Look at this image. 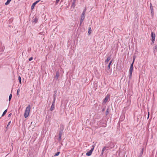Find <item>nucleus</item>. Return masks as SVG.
I'll list each match as a JSON object with an SVG mask.
<instances>
[{
	"label": "nucleus",
	"mask_w": 157,
	"mask_h": 157,
	"mask_svg": "<svg viewBox=\"0 0 157 157\" xmlns=\"http://www.w3.org/2000/svg\"><path fill=\"white\" fill-rule=\"evenodd\" d=\"M30 109L31 107L30 105H28L26 108L25 113H24V116L25 118H26L28 116L29 114Z\"/></svg>",
	"instance_id": "1"
},
{
	"label": "nucleus",
	"mask_w": 157,
	"mask_h": 157,
	"mask_svg": "<svg viewBox=\"0 0 157 157\" xmlns=\"http://www.w3.org/2000/svg\"><path fill=\"white\" fill-rule=\"evenodd\" d=\"M64 127L63 125L60 126V129L59 135L58 140L60 141L61 140V137L63 134Z\"/></svg>",
	"instance_id": "2"
},
{
	"label": "nucleus",
	"mask_w": 157,
	"mask_h": 157,
	"mask_svg": "<svg viewBox=\"0 0 157 157\" xmlns=\"http://www.w3.org/2000/svg\"><path fill=\"white\" fill-rule=\"evenodd\" d=\"M133 69V63H132L130 65V68L129 70V79H131L132 78V71Z\"/></svg>",
	"instance_id": "3"
},
{
	"label": "nucleus",
	"mask_w": 157,
	"mask_h": 157,
	"mask_svg": "<svg viewBox=\"0 0 157 157\" xmlns=\"http://www.w3.org/2000/svg\"><path fill=\"white\" fill-rule=\"evenodd\" d=\"M133 69V63H132L130 65V68L129 70V79H131L132 78V71Z\"/></svg>",
	"instance_id": "4"
},
{
	"label": "nucleus",
	"mask_w": 157,
	"mask_h": 157,
	"mask_svg": "<svg viewBox=\"0 0 157 157\" xmlns=\"http://www.w3.org/2000/svg\"><path fill=\"white\" fill-rule=\"evenodd\" d=\"M115 146V144L113 142H109L107 144V147H110L111 148H114Z\"/></svg>",
	"instance_id": "5"
},
{
	"label": "nucleus",
	"mask_w": 157,
	"mask_h": 157,
	"mask_svg": "<svg viewBox=\"0 0 157 157\" xmlns=\"http://www.w3.org/2000/svg\"><path fill=\"white\" fill-rule=\"evenodd\" d=\"M92 147H93L91 148L90 151L86 153V155L87 156H89L91 155L92 152L94 150V145H93Z\"/></svg>",
	"instance_id": "6"
},
{
	"label": "nucleus",
	"mask_w": 157,
	"mask_h": 157,
	"mask_svg": "<svg viewBox=\"0 0 157 157\" xmlns=\"http://www.w3.org/2000/svg\"><path fill=\"white\" fill-rule=\"evenodd\" d=\"M150 9L151 10V14L153 15L154 14V10H153V6L152 5V4L151 3H150Z\"/></svg>",
	"instance_id": "7"
},
{
	"label": "nucleus",
	"mask_w": 157,
	"mask_h": 157,
	"mask_svg": "<svg viewBox=\"0 0 157 157\" xmlns=\"http://www.w3.org/2000/svg\"><path fill=\"white\" fill-rule=\"evenodd\" d=\"M40 0H39L37 1L36 2H34V3H33V4L32 5V6H31V9L32 10H33V9H34V8L35 5L38 3Z\"/></svg>",
	"instance_id": "8"
},
{
	"label": "nucleus",
	"mask_w": 157,
	"mask_h": 157,
	"mask_svg": "<svg viewBox=\"0 0 157 157\" xmlns=\"http://www.w3.org/2000/svg\"><path fill=\"white\" fill-rule=\"evenodd\" d=\"M86 10V9H85L82 12L81 16V19H82L84 20L85 19V12Z\"/></svg>",
	"instance_id": "9"
},
{
	"label": "nucleus",
	"mask_w": 157,
	"mask_h": 157,
	"mask_svg": "<svg viewBox=\"0 0 157 157\" xmlns=\"http://www.w3.org/2000/svg\"><path fill=\"white\" fill-rule=\"evenodd\" d=\"M151 37L152 40H155V34L153 32H151Z\"/></svg>",
	"instance_id": "10"
},
{
	"label": "nucleus",
	"mask_w": 157,
	"mask_h": 157,
	"mask_svg": "<svg viewBox=\"0 0 157 157\" xmlns=\"http://www.w3.org/2000/svg\"><path fill=\"white\" fill-rule=\"evenodd\" d=\"M59 75V74L58 71H57L56 72V75L55 76L54 78L56 80L58 79Z\"/></svg>",
	"instance_id": "11"
},
{
	"label": "nucleus",
	"mask_w": 157,
	"mask_h": 157,
	"mask_svg": "<svg viewBox=\"0 0 157 157\" xmlns=\"http://www.w3.org/2000/svg\"><path fill=\"white\" fill-rule=\"evenodd\" d=\"M76 2V0H73L72 5H71V7L74 8L76 6L75 4Z\"/></svg>",
	"instance_id": "12"
},
{
	"label": "nucleus",
	"mask_w": 157,
	"mask_h": 157,
	"mask_svg": "<svg viewBox=\"0 0 157 157\" xmlns=\"http://www.w3.org/2000/svg\"><path fill=\"white\" fill-rule=\"evenodd\" d=\"M111 59V57L110 56H109L107 58L106 60L105 61V63L106 64Z\"/></svg>",
	"instance_id": "13"
},
{
	"label": "nucleus",
	"mask_w": 157,
	"mask_h": 157,
	"mask_svg": "<svg viewBox=\"0 0 157 157\" xmlns=\"http://www.w3.org/2000/svg\"><path fill=\"white\" fill-rule=\"evenodd\" d=\"M109 98V97L108 96H106L104 100V103H105L108 100Z\"/></svg>",
	"instance_id": "14"
},
{
	"label": "nucleus",
	"mask_w": 157,
	"mask_h": 157,
	"mask_svg": "<svg viewBox=\"0 0 157 157\" xmlns=\"http://www.w3.org/2000/svg\"><path fill=\"white\" fill-rule=\"evenodd\" d=\"M55 108V105L53 104H52L51 108H50V110L51 111H52Z\"/></svg>",
	"instance_id": "15"
},
{
	"label": "nucleus",
	"mask_w": 157,
	"mask_h": 157,
	"mask_svg": "<svg viewBox=\"0 0 157 157\" xmlns=\"http://www.w3.org/2000/svg\"><path fill=\"white\" fill-rule=\"evenodd\" d=\"M106 148H107V146H106L104 147L102 149V151H101V154L102 155L103 154V152L104 151L106 150Z\"/></svg>",
	"instance_id": "16"
},
{
	"label": "nucleus",
	"mask_w": 157,
	"mask_h": 157,
	"mask_svg": "<svg viewBox=\"0 0 157 157\" xmlns=\"http://www.w3.org/2000/svg\"><path fill=\"white\" fill-rule=\"evenodd\" d=\"M11 0H7L5 3V5H7L9 4Z\"/></svg>",
	"instance_id": "17"
},
{
	"label": "nucleus",
	"mask_w": 157,
	"mask_h": 157,
	"mask_svg": "<svg viewBox=\"0 0 157 157\" xmlns=\"http://www.w3.org/2000/svg\"><path fill=\"white\" fill-rule=\"evenodd\" d=\"M113 61V60H111L109 62V65H108V69H109L110 68V66L112 62Z\"/></svg>",
	"instance_id": "18"
},
{
	"label": "nucleus",
	"mask_w": 157,
	"mask_h": 157,
	"mask_svg": "<svg viewBox=\"0 0 157 157\" xmlns=\"http://www.w3.org/2000/svg\"><path fill=\"white\" fill-rule=\"evenodd\" d=\"M154 52H155L157 50V45L155 46L154 48Z\"/></svg>",
	"instance_id": "19"
},
{
	"label": "nucleus",
	"mask_w": 157,
	"mask_h": 157,
	"mask_svg": "<svg viewBox=\"0 0 157 157\" xmlns=\"http://www.w3.org/2000/svg\"><path fill=\"white\" fill-rule=\"evenodd\" d=\"M37 21H38V19L36 17L34 19L33 22H34L35 23H36L37 22Z\"/></svg>",
	"instance_id": "20"
},
{
	"label": "nucleus",
	"mask_w": 157,
	"mask_h": 157,
	"mask_svg": "<svg viewBox=\"0 0 157 157\" xmlns=\"http://www.w3.org/2000/svg\"><path fill=\"white\" fill-rule=\"evenodd\" d=\"M7 112V109H6L4 111V112H3V114L2 115V116H4L6 113Z\"/></svg>",
	"instance_id": "21"
},
{
	"label": "nucleus",
	"mask_w": 157,
	"mask_h": 157,
	"mask_svg": "<svg viewBox=\"0 0 157 157\" xmlns=\"http://www.w3.org/2000/svg\"><path fill=\"white\" fill-rule=\"evenodd\" d=\"M143 148H142L141 149V151H140V155H143Z\"/></svg>",
	"instance_id": "22"
},
{
	"label": "nucleus",
	"mask_w": 157,
	"mask_h": 157,
	"mask_svg": "<svg viewBox=\"0 0 157 157\" xmlns=\"http://www.w3.org/2000/svg\"><path fill=\"white\" fill-rule=\"evenodd\" d=\"M20 89H18L17 90V95L19 97V92H20Z\"/></svg>",
	"instance_id": "23"
},
{
	"label": "nucleus",
	"mask_w": 157,
	"mask_h": 157,
	"mask_svg": "<svg viewBox=\"0 0 157 157\" xmlns=\"http://www.w3.org/2000/svg\"><path fill=\"white\" fill-rule=\"evenodd\" d=\"M12 95L11 94H10L9 96V101H10L12 98Z\"/></svg>",
	"instance_id": "24"
},
{
	"label": "nucleus",
	"mask_w": 157,
	"mask_h": 157,
	"mask_svg": "<svg viewBox=\"0 0 157 157\" xmlns=\"http://www.w3.org/2000/svg\"><path fill=\"white\" fill-rule=\"evenodd\" d=\"M18 80L20 84H21V78L20 76L18 77Z\"/></svg>",
	"instance_id": "25"
},
{
	"label": "nucleus",
	"mask_w": 157,
	"mask_h": 157,
	"mask_svg": "<svg viewBox=\"0 0 157 157\" xmlns=\"http://www.w3.org/2000/svg\"><path fill=\"white\" fill-rule=\"evenodd\" d=\"M60 154L59 152H58L56 153L55 155H54V156H58L59 154Z\"/></svg>",
	"instance_id": "26"
},
{
	"label": "nucleus",
	"mask_w": 157,
	"mask_h": 157,
	"mask_svg": "<svg viewBox=\"0 0 157 157\" xmlns=\"http://www.w3.org/2000/svg\"><path fill=\"white\" fill-rule=\"evenodd\" d=\"M109 109H107L106 111V114L108 115L109 113Z\"/></svg>",
	"instance_id": "27"
},
{
	"label": "nucleus",
	"mask_w": 157,
	"mask_h": 157,
	"mask_svg": "<svg viewBox=\"0 0 157 157\" xmlns=\"http://www.w3.org/2000/svg\"><path fill=\"white\" fill-rule=\"evenodd\" d=\"M135 58H136V57L135 56H133V62L132 63H133H133H134V61H135Z\"/></svg>",
	"instance_id": "28"
},
{
	"label": "nucleus",
	"mask_w": 157,
	"mask_h": 157,
	"mask_svg": "<svg viewBox=\"0 0 157 157\" xmlns=\"http://www.w3.org/2000/svg\"><path fill=\"white\" fill-rule=\"evenodd\" d=\"M83 20H84L80 19V25H81V24H82V23Z\"/></svg>",
	"instance_id": "29"
},
{
	"label": "nucleus",
	"mask_w": 157,
	"mask_h": 157,
	"mask_svg": "<svg viewBox=\"0 0 157 157\" xmlns=\"http://www.w3.org/2000/svg\"><path fill=\"white\" fill-rule=\"evenodd\" d=\"M53 98L56 99V94H54L53 95Z\"/></svg>",
	"instance_id": "30"
},
{
	"label": "nucleus",
	"mask_w": 157,
	"mask_h": 157,
	"mask_svg": "<svg viewBox=\"0 0 157 157\" xmlns=\"http://www.w3.org/2000/svg\"><path fill=\"white\" fill-rule=\"evenodd\" d=\"M91 28L90 27L89 28V30H88V33L89 34H90V31H91Z\"/></svg>",
	"instance_id": "31"
},
{
	"label": "nucleus",
	"mask_w": 157,
	"mask_h": 157,
	"mask_svg": "<svg viewBox=\"0 0 157 157\" xmlns=\"http://www.w3.org/2000/svg\"><path fill=\"white\" fill-rule=\"evenodd\" d=\"M55 100H56V99H55V98H53V101L52 102V104H53L54 105H55Z\"/></svg>",
	"instance_id": "32"
},
{
	"label": "nucleus",
	"mask_w": 157,
	"mask_h": 157,
	"mask_svg": "<svg viewBox=\"0 0 157 157\" xmlns=\"http://www.w3.org/2000/svg\"><path fill=\"white\" fill-rule=\"evenodd\" d=\"M155 40H151V41H152V42H151V44H153L154 43V41Z\"/></svg>",
	"instance_id": "33"
},
{
	"label": "nucleus",
	"mask_w": 157,
	"mask_h": 157,
	"mask_svg": "<svg viewBox=\"0 0 157 157\" xmlns=\"http://www.w3.org/2000/svg\"><path fill=\"white\" fill-rule=\"evenodd\" d=\"M10 123H11V121H10V122L8 123V124H7V127H6V128H8V126L10 125Z\"/></svg>",
	"instance_id": "34"
},
{
	"label": "nucleus",
	"mask_w": 157,
	"mask_h": 157,
	"mask_svg": "<svg viewBox=\"0 0 157 157\" xmlns=\"http://www.w3.org/2000/svg\"><path fill=\"white\" fill-rule=\"evenodd\" d=\"M33 57H31L30 58H29V61H31V60H33Z\"/></svg>",
	"instance_id": "35"
},
{
	"label": "nucleus",
	"mask_w": 157,
	"mask_h": 157,
	"mask_svg": "<svg viewBox=\"0 0 157 157\" xmlns=\"http://www.w3.org/2000/svg\"><path fill=\"white\" fill-rule=\"evenodd\" d=\"M59 1V0H56V3L57 4Z\"/></svg>",
	"instance_id": "36"
},
{
	"label": "nucleus",
	"mask_w": 157,
	"mask_h": 157,
	"mask_svg": "<svg viewBox=\"0 0 157 157\" xmlns=\"http://www.w3.org/2000/svg\"><path fill=\"white\" fill-rule=\"evenodd\" d=\"M57 93V91H54V94H56Z\"/></svg>",
	"instance_id": "37"
},
{
	"label": "nucleus",
	"mask_w": 157,
	"mask_h": 157,
	"mask_svg": "<svg viewBox=\"0 0 157 157\" xmlns=\"http://www.w3.org/2000/svg\"><path fill=\"white\" fill-rule=\"evenodd\" d=\"M142 156V155H139L138 157H141Z\"/></svg>",
	"instance_id": "38"
},
{
	"label": "nucleus",
	"mask_w": 157,
	"mask_h": 157,
	"mask_svg": "<svg viewBox=\"0 0 157 157\" xmlns=\"http://www.w3.org/2000/svg\"><path fill=\"white\" fill-rule=\"evenodd\" d=\"M11 113H10V114L9 115V116H11Z\"/></svg>",
	"instance_id": "39"
},
{
	"label": "nucleus",
	"mask_w": 157,
	"mask_h": 157,
	"mask_svg": "<svg viewBox=\"0 0 157 157\" xmlns=\"http://www.w3.org/2000/svg\"><path fill=\"white\" fill-rule=\"evenodd\" d=\"M148 115H149V112H148Z\"/></svg>",
	"instance_id": "40"
},
{
	"label": "nucleus",
	"mask_w": 157,
	"mask_h": 157,
	"mask_svg": "<svg viewBox=\"0 0 157 157\" xmlns=\"http://www.w3.org/2000/svg\"><path fill=\"white\" fill-rule=\"evenodd\" d=\"M149 118V115H148L147 119H148Z\"/></svg>",
	"instance_id": "41"
},
{
	"label": "nucleus",
	"mask_w": 157,
	"mask_h": 157,
	"mask_svg": "<svg viewBox=\"0 0 157 157\" xmlns=\"http://www.w3.org/2000/svg\"><path fill=\"white\" fill-rule=\"evenodd\" d=\"M105 109H103V110H102V111H104V110Z\"/></svg>",
	"instance_id": "42"
},
{
	"label": "nucleus",
	"mask_w": 157,
	"mask_h": 157,
	"mask_svg": "<svg viewBox=\"0 0 157 157\" xmlns=\"http://www.w3.org/2000/svg\"><path fill=\"white\" fill-rule=\"evenodd\" d=\"M32 123H33V122H31V124H32Z\"/></svg>",
	"instance_id": "43"
}]
</instances>
